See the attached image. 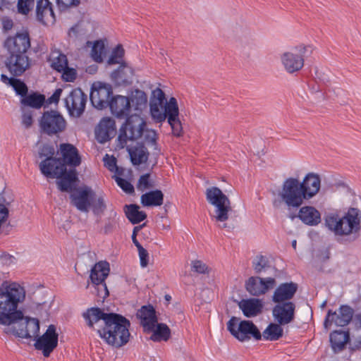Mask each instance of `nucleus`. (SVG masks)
Instances as JSON below:
<instances>
[{
  "mask_svg": "<svg viewBox=\"0 0 361 361\" xmlns=\"http://www.w3.org/2000/svg\"><path fill=\"white\" fill-rule=\"evenodd\" d=\"M35 338V349L42 350L43 355L48 357L58 345L59 335L56 326L53 324L49 325L44 334Z\"/></svg>",
  "mask_w": 361,
  "mask_h": 361,
  "instance_id": "obj_13",
  "label": "nucleus"
},
{
  "mask_svg": "<svg viewBox=\"0 0 361 361\" xmlns=\"http://www.w3.org/2000/svg\"><path fill=\"white\" fill-rule=\"evenodd\" d=\"M300 185L306 200L311 199L319 191L321 187L320 177L317 173H309L300 182Z\"/></svg>",
  "mask_w": 361,
  "mask_h": 361,
  "instance_id": "obj_25",
  "label": "nucleus"
},
{
  "mask_svg": "<svg viewBox=\"0 0 361 361\" xmlns=\"http://www.w3.org/2000/svg\"><path fill=\"white\" fill-rule=\"evenodd\" d=\"M49 61L51 68L58 72H62L64 68H67L68 59L66 56L58 50L51 51Z\"/></svg>",
  "mask_w": 361,
  "mask_h": 361,
  "instance_id": "obj_39",
  "label": "nucleus"
},
{
  "mask_svg": "<svg viewBox=\"0 0 361 361\" xmlns=\"http://www.w3.org/2000/svg\"><path fill=\"white\" fill-rule=\"evenodd\" d=\"M115 133V121L109 117L102 118L95 130L97 140L100 143H104L110 140Z\"/></svg>",
  "mask_w": 361,
  "mask_h": 361,
  "instance_id": "obj_26",
  "label": "nucleus"
},
{
  "mask_svg": "<svg viewBox=\"0 0 361 361\" xmlns=\"http://www.w3.org/2000/svg\"><path fill=\"white\" fill-rule=\"evenodd\" d=\"M298 217L307 226H315L321 222V214L314 207L305 206L300 209Z\"/></svg>",
  "mask_w": 361,
  "mask_h": 361,
  "instance_id": "obj_30",
  "label": "nucleus"
},
{
  "mask_svg": "<svg viewBox=\"0 0 361 361\" xmlns=\"http://www.w3.org/2000/svg\"><path fill=\"white\" fill-rule=\"evenodd\" d=\"M94 191L87 185L74 188L70 195L71 204L80 212L87 213L90 209V201L94 197Z\"/></svg>",
  "mask_w": 361,
  "mask_h": 361,
  "instance_id": "obj_15",
  "label": "nucleus"
},
{
  "mask_svg": "<svg viewBox=\"0 0 361 361\" xmlns=\"http://www.w3.org/2000/svg\"><path fill=\"white\" fill-rule=\"evenodd\" d=\"M145 331H152L157 324L155 310L151 305L142 306L137 313Z\"/></svg>",
  "mask_w": 361,
  "mask_h": 361,
  "instance_id": "obj_32",
  "label": "nucleus"
},
{
  "mask_svg": "<svg viewBox=\"0 0 361 361\" xmlns=\"http://www.w3.org/2000/svg\"><path fill=\"white\" fill-rule=\"evenodd\" d=\"M298 290V285L295 283H281L274 290L272 295V301L275 303L290 302Z\"/></svg>",
  "mask_w": 361,
  "mask_h": 361,
  "instance_id": "obj_27",
  "label": "nucleus"
},
{
  "mask_svg": "<svg viewBox=\"0 0 361 361\" xmlns=\"http://www.w3.org/2000/svg\"><path fill=\"white\" fill-rule=\"evenodd\" d=\"M111 114L117 118L126 120L130 118L131 104L128 97L122 95L113 96L109 106Z\"/></svg>",
  "mask_w": 361,
  "mask_h": 361,
  "instance_id": "obj_21",
  "label": "nucleus"
},
{
  "mask_svg": "<svg viewBox=\"0 0 361 361\" xmlns=\"http://www.w3.org/2000/svg\"><path fill=\"white\" fill-rule=\"evenodd\" d=\"M228 331L240 342L250 340L252 338L259 341L262 338V334L257 326L251 321L243 320L233 317L227 323Z\"/></svg>",
  "mask_w": 361,
  "mask_h": 361,
  "instance_id": "obj_8",
  "label": "nucleus"
},
{
  "mask_svg": "<svg viewBox=\"0 0 361 361\" xmlns=\"http://www.w3.org/2000/svg\"><path fill=\"white\" fill-rule=\"evenodd\" d=\"M38 154L39 157L42 159L52 157L54 154V149L49 145H43L39 147Z\"/></svg>",
  "mask_w": 361,
  "mask_h": 361,
  "instance_id": "obj_55",
  "label": "nucleus"
},
{
  "mask_svg": "<svg viewBox=\"0 0 361 361\" xmlns=\"http://www.w3.org/2000/svg\"><path fill=\"white\" fill-rule=\"evenodd\" d=\"M1 80L4 83L11 86L17 94H19L23 97L27 94V85L20 80L14 78H8L4 74H1Z\"/></svg>",
  "mask_w": 361,
  "mask_h": 361,
  "instance_id": "obj_42",
  "label": "nucleus"
},
{
  "mask_svg": "<svg viewBox=\"0 0 361 361\" xmlns=\"http://www.w3.org/2000/svg\"><path fill=\"white\" fill-rule=\"evenodd\" d=\"M279 200L273 201V205L278 207L283 202L288 208H298L306 200L300 185V181L295 178H288L283 183L278 192Z\"/></svg>",
  "mask_w": 361,
  "mask_h": 361,
  "instance_id": "obj_7",
  "label": "nucleus"
},
{
  "mask_svg": "<svg viewBox=\"0 0 361 361\" xmlns=\"http://www.w3.org/2000/svg\"><path fill=\"white\" fill-rule=\"evenodd\" d=\"M140 199L145 207H158L163 204L164 194L161 190H155L142 195Z\"/></svg>",
  "mask_w": 361,
  "mask_h": 361,
  "instance_id": "obj_36",
  "label": "nucleus"
},
{
  "mask_svg": "<svg viewBox=\"0 0 361 361\" xmlns=\"http://www.w3.org/2000/svg\"><path fill=\"white\" fill-rule=\"evenodd\" d=\"M25 298V290L16 282H4L0 289V324L10 326L23 320V313L18 306Z\"/></svg>",
  "mask_w": 361,
  "mask_h": 361,
  "instance_id": "obj_1",
  "label": "nucleus"
},
{
  "mask_svg": "<svg viewBox=\"0 0 361 361\" xmlns=\"http://www.w3.org/2000/svg\"><path fill=\"white\" fill-rule=\"evenodd\" d=\"M124 55V49L122 46L118 44L113 50L109 60L108 63L110 65L120 63Z\"/></svg>",
  "mask_w": 361,
  "mask_h": 361,
  "instance_id": "obj_48",
  "label": "nucleus"
},
{
  "mask_svg": "<svg viewBox=\"0 0 361 361\" xmlns=\"http://www.w3.org/2000/svg\"><path fill=\"white\" fill-rule=\"evenodd\" d=\"M90 208L94 214L99 215L103 214L106 209L104 195H97L94 192V197L90 201Z\"/></svg>",
  "mask_w": 361,
  "mask_h": 361,
  "instance_id": "obj_44",
  "label": "nucleus"
},
{
  "mask_svg": "<svg viewBox=\"0 0 361 361\" xmlns=\"http://www.w3.org/2000/svg\"><path fill=\"white\" fill-rule=\"evenodd\" d=\"M115 180L118 185L126 193L132 194L134 192L133 185L127 180L116 176Z\"/></svg>",
  "mask_w": 361,
  "mask_h": 361,
  "instance_id": "obj_53",
  "label": "nucleus"
},
{
  "mask_svg": "<svg viewBox=\"0 0 361 361\" xmlns=\"http://www.w3.org/2000/svg\"><path fill=\"white\" fill-rule=\"evenodd\" d=\"M206 198L215 207L214 214L211 215L212 219L219 223V228L231 231L233 226L225 223L228 219L229 212L232 209L229 198L217 187L207 188Z\"/></svg>",
  "mask_w": 361,
  "mask_h": 361,
  "instance_id": "obj_6",
  "label": "nucleus"
},
{
  "mask_svg": "<svg viewBox=\"0 0 361 361\" xmlns=\"http://www.w3.org/2000/svg\"><path fill=\"white\" fill-rule=\"evenodd\" d=\"M13 21L10 19H5L3 20V28L5 30H9L13 27Z\"/></svg>",
  "mask_w": 361,
  "mask_h": 361,
  "instance_id": "obj_62",
  "label": "nucleus"
},
{
  "mask_svg": "<svg viewBox=\"0 0 361 361\" xmlns=\"http://www.w3.org/2000/svg\"><path fill=\"white\" fill-rule=\"evenodd\" d=\"M4 47L10 54H26L30 47L29 35L27 32L18 33L6 39Z\"/></svg>",
  "mask_w": 361,
  "mask_h": 361,
  "instance_id": "obj_19",
  "label": "nucleus"
},
{
  "mask_svg": "<svg viewBox=\"0 0 361 361\" xmlns=\"http://www.w3.org/2000/svg\"><path fill=\"white\" fill-rule=\"evenodd\" d=\"M150 113L152 118L157 122L161 123L167 118L174 136L180 137L182 135L183 127L179 118L177 100L175 97H171L165 104L151 102Z\"/></svg>",
  "mask_w": 361,
  "mask_h": 361,
  "instance_id": "obj_5",
  "label": "nucleus"
},
{
  "mask_svg": "<svg viewBox=\"0 0 361 361\" xmlns=\"http://www.w3.org/2000/svg\"><path fill=\"white\" fill-rule=\"evenodd\" d=\"M349 341V334L343 331H335L330 334V342L335 352L341 351Z\"/></svg>",
  "mask_w": 361,
  "mask_h": 361,
  "instance_id": "obj_38",
  "label": "nucleus"
},
{
  "mask_svg": "<svg viewBox=\"0 0 361 361\" xmlns=\"http://www.w3.org/2000/svg\"><path fill=\"white\" fill-rule=\"evenodd\" d=\"M295 305L292 302L276 303L272 310L275 320L281 325L290 323L295 317Z\"/></svg>",
  "mask_w": 361,
  "mask_h": 361,
  "instance_id": "obj_23",
  "label": "nucleus"
},
{
  "mask_svg": "<svg viewBox=\"0 0 361 361\" xmlns=\"http://www.w3.org/2000/svg\"><path fill=\"white\" fill-rule=\"evenodd\" d=\"M59 180H56V185L58 188L61 192H69L73 190L72 189V185L77 180V173L75 169H71L70 171L66 172L61 175Z\"/></svg>",
  "mask_w": 361,
  "mask_h": 361,
  "instance_id": "obj_35",
  "label": "nucleus"
},
{
  "mask_svg": "<svg viewBox=\"0 0 361 361\" xmlns=\"http://www.w3.org/2000/svg\"><path fill=\"white\" fill-rule=\"evenodd\" d=\"M111 315V313H105L99 307L89 308L82 313V317L87 326L97 331L106 324L107 319Z\"/></svg>",
  "mask_w": 361,
  "mask_h": 361,
  "instance_id": "obj_20",
  "label": "nucleus"
},
{
  "mask_svg": "<svg viewBox=\"0 0 361 361\" xmlns=\"http://www.w3.org/2000/svg\"><path fill=\"white\" fill-rule=\"evenodd\" d=\"M36 16L43 25L53 24L56 20L52 4L49 0L37 1Z\"/></svg>",
  "mask_w": 361,
  "mask_h": 361,
  "instance_id": "obj_28",
  "label": "nucleus"
},
{
  "mask_svg": "<svg viewBox=\"0 0 361 361\" xmlns=\"http://www.w3.org/2000/svg\"><path fill=\"white\" fill-rule=\"evenodd\" d=\"M154 94L156 99L152 101V102H160L161 104H165L166 102H167L166 100L165 94L161 90L157 89L154 92Z\"/></svg>",
  "mask_w": 361,
  "mask_h": 361,
  "instance_id": "obj_59",
  "label": "nucleus"
},
{
  "mask_svg": "<svg viewBox=\"0 0 361 361\" xmlns=\"http://www.w3.org/2000/svg\"><path fill=\"white\" fill-rule=\"evenodd\" d=\"M138 255L140 260V265L142 267H146L149 263V254L148 252L142 247L137 248Z\"/></svg>",
  "mask_w": 361,
  "mask_h": 361,
  "instance_id": "obj_58",
  "label": "nucleus"
},
{
  "mask_svg": "<svg viewBox=\"0 0 361 361\" xmlns=\"http://www.w3.org/2000/svg\"><path fill=\"white\" fill-rule=\"evenodd\" d=\"M355 324L361 328V312L355 316Z\"/></svg>",
  "mask_w": 361,
  "mask_h": 361,
  "instance_id": "obj_64",
  "label": "nucleus"
},
{
  "mask_svg": "<svg viewBox=\"0 0 361 361\" xmlns=\"http://www.w3.org/2000/svg\"><path fill=\"white\" fill-rule=\"evenodd\" d=\"M149 177L150 175L149 173L144 174L140 177L137 184V188L138 190L143 192L153 187V185L149 180Z\"/></svg>",
  "mask_w": 361,
  "mask_h": 361,
  "instance_id": "obj_52",
  "label": "nucleus"
},
{
  "mask_svg": "<svg viewBox=\"0 0 361 361\" xmlns=\"http://www.w3.org/2000/svg\"><path fill=\"white\" fill-rule=\"evenodd\" d=\"M65 106L71 116L78 118L85 111L87 95L80 88L73 90L64 99Z\"/></svg>",
  "mask_w": 361,
  "mask_h": 361,
  "instance_id": "obj_16",
  "label": "nucleus"
},
{
  "mask_svg": "<svg viewBox=\"0 0 361 361\" xmlns=\"http://www.w3.org/2000/svg\"><path fill=\"white\" fill-rule=\"evenodd\" d=\"M62 78L67 82H73L76 78V71L74 68H67L62 71Z\"/></svg>",
  "mask_w": 361,
  "mask_h": 361,
  "instance_id": "obj_57",
  "label": "nucleus"
},
{
  "mask_svg": "<svg viewBox=\"0 0 361 361\" xmlns=\"http://www.w3.org/2000/svg\"><path fill=\"white\" fill-rule=\"evenodd\" d=\"M253 268L256 273L260 274L270 268L268 259L262 255L257 256L254 259Z\"/></svg>",
  "mask_w": 361,
  "mask_h": 361,
  "instance_id": "obj_46",
  "label": "nucleus"
},
{
  "mask_svg": "<svg viewBox=\"0 0 361 361\" xmlns=\"http://www.w3.org/2000/svg\"><path fill=\"white\" fill-rule=\"evenodd\" d=\"M104 50L105 47L102 42H95L91 50V56L94 61L99 63L102 62Z\"/></svg>",
  "mask_w": 361,
  "mask_h": 361,
  "instance_id": "obj_47",
  "label": "nucleus"
},
{
  "mask_svg": "<svg viewBox=\"0 0 361 361\" xmlns=\"http://www.w3.org/2000/svg\"><path fill=\"white\" fill-rule=\"evenodd\" d=\"M353 314V309L348 305H341L336 312L330 310L324 320V327L329 329L333 324L338 326H345L350 322Z\"/></svg>",
  "mask_w": 361,
  "mask_h": 361,
  "instance_id": "obj_17",
  "label": "nucleus"
},
{
  "mask_svg": "<svg viewBox=\"0 0 361 361\" xmlns=\"http://www.w3.org/2000/svg\"><path fill=\"white\" fill-rule=\"evenodd\" d=\"M239 307L245 317H252L262 312V303L260 300L257 298L243 300L239 303Z\"/></svg>",
  "mask_w": 361,
  "mask_h": 361,
  "instance_id": "obj_33",
  "label": "nucleus"
},
{
  "mask_svg": "<svg viewBox=\"0 0 361 361\" xmlns=\"http://www.w3.org/2000/svg\"><path fill=\"white\" fill-rule=\"evenodd\" d=\"M30 65V60L26 54H10L6 61L7 68L14 76L21 75Z\"/></svg>",
  "mask_w": 361,
  "mask_h": 361,
  "instance_id": "obj_24",
  "label": "nucleus"
},
{
  "mask_svg": "<svg viewBox=\"0 0 361 361\" xmlns=\"http://www.w3.org/2000/svg\"><path fill=\"white\" fill-rule=\"evenodd\" d=\"M60 151L63 157V161L66 165L76 167L81 163V159L77 148L71 144H61Z\"/></svg>",
  "mask_w": 361,
  "mask_h": 361,
  "instance_id": "obj_29",
  "label": "nucleus"
},
{
  "mask_svg": "<svg viewBox=\"0 0 361 361\" xmlns=\"http://www.w3.org/2000/svg\"><path fill=\"white\" fill-rule=\"evenodd\" d=\"M232 31L235 37L238 39L245 37L250 34V30L246 25H239L237 23L232 25Z\"/></svg>",
  "mask_w": 361,
  "mask_h": 361,
  "instance_id": "obj_50",
  "label": "nucleus"
},
{
  "mask_svg": "<svg viewBox=\"0 0 361 361\" xmlns=\"http://www.w3.org/2000/svg\"><path fill=\"white\" fill-rule=\"evenodd\" d=\"M35 0H18V11L23 15H27L34 7Z\"/></svg>",
  "mask_w": 361,
  "mask_h": 361,
  "instance_id": "obj_49",
  "label": "nucleus"
},
{
  "mask_svg": "<svg viewBox=\"0 0 361 361\" xmlns=\"http://www.w3.org/2000/svg\"><path fill=\"white\" fill-rule=\"evenodd\" d=\"M62 93V90L59 88L55 90L54 94L49 98V103L52 104L55 103L57 104L59 101L61 94Z\"/></svg>",
  "mask_w": 361,
  "mask_h": 361,
  "instance_id": "obj_61",
  "label": "nucleus"
},
{
  "mask_svg": "<svg viewBox=\"0 0 361 361\" xmlns=\"http://www.w3.org/2000/svg\"><path fill=\"white\" fill-rule=\"evenodd\" d=\"M361 212L351 207L340 216L336 213H330L324 217L325 227L336 236H347L355 234L360 230Z\"/></svg>",
  "mask_w": 361,
  "mask_h": 361,
  "instance_id": "obj_2",
  "label": "nucleus"
},
{
  "mask_svg": "<svg viewBox=\"0 0 361 361\" xmlns=\"http://www.w3.org/2000/svg\"><path fill=\"white\" fill-rule=\"evenodd\" d=\"M136 204L126 205L125 212L128 220L133 224H139L147 217L145 212L139 210Z\"/></svg>",
  "mask_w": 361,
  "mask_h": 361,
  "instance_id": "obj_41",
  "label": "nucleus"
},
{
  "mask_svg": "<svg viewBox=\"0 0 361 361\" xmlns=\"http://www.w3.org/2000/svg\"><path fill=\"white\" fill-rule=\"evenodd\" d=\"M22 123L23 125L28 128L32 124V116L31 113L25 112L22 116Z\"/></svg>",
  "mask_w": 361,
  "mask_h": 361,
  "instance_id": "obj_60",
  "label": "nucleus"
},
{
  "mask_svg": "<svg viewBox=\"0 0 361 361\" xmlns=\"http://www.w3.org/2000/svg\"><path fill=\"white\" fill-rule=\"evenodd\" d=\"M152 334L150 337L151 340L156 342L161 341H166L171 336V330L165 324H155L154 328L152 331Z\"/></svg>",
  "mask_w": 361,
  "mask_h": 361,
  "instance_id": "obj_40",
  "label": "nucleus"
},
{
  "mask_svg": "<svg viewBox=\"0 0 361 361\" xmlns=\"http://www.w3.org/2000/svg\"><path fill=\"white\" fill-rule=\"evenodd\" d=\"M45 100L44 95L33 93L30 95H25L21 100V103L25 106H31L35 109L40 108Z\"/></svg>",
  "mask_w": 361,
  "mask_h": 361,
  "instance_id": "obj_45",
  "label": "nucleus"
},
{
  "mask_svg": "<svg viewBox=\"0 0 361 361\" xmlns=\"http://www.w3.org/2000/svg\"><path fill=\"white\" fill-rule=\"evenodd\" d=\"M113 94L110 85L95 82L92 85L90 92V101L94 107L97 109H103L109 106L110 97Z\"/></svg>",
  "mask_w": 361,
  "mask_h": 361,
  "instance_id": "obj_14",
  "label": "nucleus"
},
{
  "mask_svg": "<svg viewBox=\"0 0 361 361\" xmlns=\"http://www.w3.org/2000/svg\"><path fill=\"white\" fill-rule=\"evenodd\" d=\"M66 128V121L57 111H46L39 119L41 132L49 136L62 133Z\"/></svg>",
  "mask_w": 361,
  "mask_h": 361,
  "instance_id": "obj_9",
  "label": "nucleus"
},
{
  "mask_svg": "<svg viewBox=\"0 0 361 361\" xmlns=\"http://www.w3.org/2000/svg\"><path fill=\"white\" fill-rule=\"evenodd\" d=\"M281 325L274 323H271L263 331L262 336L266 341H274L279 340L283 336V330Z\"/></svg>",
  "mask_w": 361,
  "mask_h": 361,
  "instance_id": "obj_43",
  "label": "nucleus"
},
{
  "mask_svg": "<svg viewBox=\"0 0 361 361\" xmlns=\"http://www.w3.org/2000/svg\"><path fill=\"white\" fill-rule=\"evenodd\" d=\"M39 169L43 175L49 178H59L66 170V166L60 159L48 157L39 164Z\"/></svg>",
  "mask_w": 361,
  "mask_h": 361,
  "instance_id": "obj_22",
  "label": "nucleus"
},
{
  "mask_svg": "<svg viewBox=\"0 0 361 361\" xmlns=\"http://www.w3.org/2000/svg\"><path fill=\"white\" fill-rule=\"evenodd\" d=\"M109 271V264L106 262H99L91 269L90 281L97 288V295L102 298H105L109 295L105 283Z\"/></svg>",
  "mask_w": 361,
  "mask_h": 361,
  "instance_id": "obj_11",
  "label": "nucleus"
},
{
  "mask_svg": "<svg viewBox=\"0 0 361 361\" xmlns=\"http://www.w3.org/2000/svg\"><path fill=\"white\" fill-rule=\"evenodd\" d=\"M133 75V71L131 67L122 63L117 70L112 72L111 77L116 85L126 86L131 83Z\"/></svg>",
  "mask_w": 361,
  "mask_h": 361,
  "instance_id": "obj_31",
  "label": "nucleus"
},
{
  "mask_svg": "<svg viewBox=\"0 0 361 361\" xmlns=\"http://www.w3.org/2000/svg\"><path fill=\"white\" fill-rule=\"evenodd\" d=\"M24 319V317H23ZM19 320L13 326L6 330V333H11L22 338H37L39 332V322L36 318L25 317V322Z\"/></svg>",
  "mask_w": 361,
  "mask_h": 361,
  "instance_id": "obj_12",
  "label": "nucleus"
},
{
  "mask_svg": "<svg viewBox=\"0 0 361 361\" xmlns=\"http://www.w3.org/2000/svg\"><path fill=\"white\" fill-rule=\"evenodd\" d=\"M85 33L86 32L81 27V25L80 24H77L70 29L68 32V36L73 39H80L83 35H85Z\"/></svg>",
  "mask_w": 361,
  "mask_h": 361,
  "instance_id": "obj_54",
  "label": "nucleus"
},
{
  "mask_svg": "<svg viewBox=\"0 0 361 361\" xmlns=\"http://www.w3.org/2000/svg\"><path fill=\"white\" fill-rule=\"evenodd\" d=\"M145 123L143 119L136 114L131 115L120 129L118 140L123 147L128 140H135L143 135L144 142L157 149V135L154 130H144Z\"/></svg>",
  "mask_w": 361,
  "mask_h": 361,
  "instance_id": "obj_4",
  "label": "nucleus"
},
{
  "mask_svg": "<svg viewBox=\"0 0 361 361\" xmlns=\"http://www.w3.org/2000/svg\"><path fill=\"white\" fill-rule=\"evenodd\" d=\"M129 99L130 101L131 109H133L135 111L133 115H135V114L138 115L137 113L141 112L147 106V97L145 92L142 90H135L132 92Z\"/></svg>",
  "mask_w": 361,
  "mask_h": 361,
  "instance_id": "obj_37",
  "label": "nucleus"
},
{
  "mask_svg": "<svg viewBox=\"0 0 361 361\" xmlns=\"http://www.w3.org/2000/svg\"><path fill=\"white\" fill-rule=\"evenodd\" d=\"M56 1L61 11L66 10L71 6H76L80 3V0H56Z\"/></svg>",
  "mask_w": 361,
  "mask_h": 361,
  "instance_id": "obj_56",
  "label": "nucleus"
},
{
  "mask_svg": "<svg viewBox=\"0 0 361 361\" xmlns=\"http://www.w3.org/2000/svg\"><path fill=\"white\" fill-rule=\"evenodd\" d=\"M310 46L299 45L286 51L281 55V62L288 73H294L302 69L304 66V58L310 50Z\"/></svg>",
  "mask_w": 361,
  "mask_h": 361,
  "instance_id": "obj_10",
  "label": "nucleus"
},
{
  "mask_svg": "<svg viewBox=\"0 0 361 361\" xmlns=\"http://www.w3.org/2000/svg\"><path fill=\"white\" fill-rule=\"evenodd\" d=\"M106 165L109 170L112 171L116 166V161L114 158H112L106 162Z\"/></svg>",
  "mask_w": 361,
  "mask_h": 361,
  "instance_id": "obj_63",
  "label": "nucleus"
},
{
  "mask_svg": "<svg viewBox=\"0 0 361 361\" xmlns=\"http://www.w3.org/2000/svg\"><path fill=\"white\" fill-rule=\"evenodd\" d=\"M191 270L197 274H207L209 271L208 266L201 260L191 262Z\"/></svg>",
  "mask_w": 361,
  "mask_h": 361,
  "instance_id": "obj_51",
  "label": "nucleus"
},
{
  "mask_svg": "<svg viewBox=\"0 0 361 361\" xmlns=\"http://www.w3.org/2000/svg\"><path fill=\"white\" fill-rule=\"evenodd\" d=\"M130 322L124 317L116 313H111L107 319L106 324L97 329L99 336L109 345L119 348L129 341Z\"/></svg>",
  "mask_w": 361,
  "mask_h": 361,
  "instance_id": "obj_3",
  "label": "nucleus"
},
{
  "mask_svg": "<svg viewBox=\"0 0 361 361\" xmlns=\"http://www.w3.org/2000/svg\"><path fill=\"white\" fill-rule=\"evenodd\" d=\"M131 162L135 166L145 164L149 158V152L143 144L137 143L135 146L128 148Z\"/></svg>",
  "mask_w": 361,
  "mask_h": 361,
  "instance_id": "obj_34",
  "label": "nucleus"
},
{
  "mask_svg": "<svg viewBox=\"0 0 361 361\" xmlns=\"http://www.w3.org/2000/svg\"><path fill=\"white\" fill-rule=\"evenodd\" d=\"M276 286V280L271 277L260 278L252 276L245 283L247 292L254 296H259L265 294L269 290Z\"/></svg>",
  "mask_w": 361,
  "mask_h": 361,
  "instance_id": "obj_18",
  "label": "nucleus"
}]
</instances>
